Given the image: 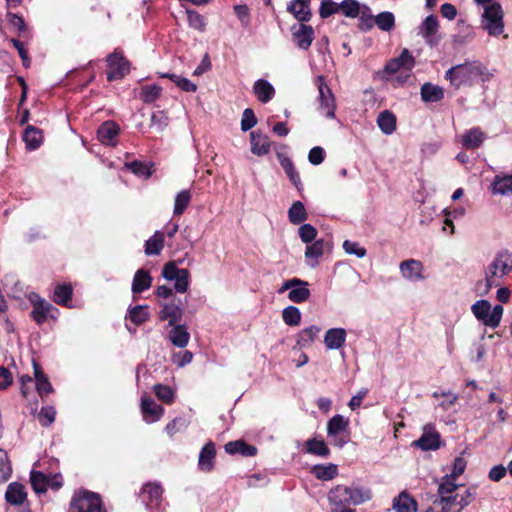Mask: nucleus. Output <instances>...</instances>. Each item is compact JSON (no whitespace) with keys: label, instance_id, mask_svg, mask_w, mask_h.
I'll use <instances>...</instances> for the list:
<instances>
[{"label":"nucleus","instance_id":"61","mask_svg":"<svg viewBox=\"0 0 512 512\" xmlns=\"http://www.w3.org/2000/svg\"><path fill=\"white\" fill-rule=\"evenodd\" d=\"M126 167L139 177L148 178L151 175L150 168L146 163L141 161H132L126 164Z\"/></svg>","mask_w":512,"mask_h":512},{"label":"nucleus","instance_id":"25","mask_svg":"<svg viewBox=\"0 0 512 512\" xmlns=\"http://www.w3.org/2000/svg\"><path fill=\"white\" fill-rule=\"evenodd\" d=\"M27 498L25 487L18 482H12L8 485L5 492L6 501L13 506L22 505Z\"/></svg>","mask_w":512,"mask_h":512},{"label":"nucleus","instance_id":"51","mask_svg":"<svg viewBox=\"0 0 512 512\" xmlns=\"http://www.w3.org/2000/svg\"><path fill=\"white\" fill-rule=\"evenodd\" d=\"M191 201V193L189 190H182L180 191L176 197H175V204H174V215H181L187 208Z\"/></svg>","mask_w":512,"mask_h":512},{"label":"nucleus","instance_id":"36","mask_svg":"<svg viewBox=\"0 0 512 512\" xmlns=\"http://www.w3.org/2000/svg\"><path fill=\"white\" fill-rule=\"evenodd\" d=\"M152 283V277L149 272L144 269H139L132 281V292L134 294H140L143 291L150 288Z\"/></svg>","mask_w":512,"mask_h":512},{"label":"nucleus","instance_id":"18","mask_svg":"<svg viewBox=\"0 0 512 512\" xmlns=\"http://www.w3.org/2000/svg\"><path fill=\"white\" fill-rule=\"evenodd\" d=\"M119 131L120 128L115 122L106 121L98 128V140L104 145L115 146L117 144Z\"/></svg>","mask_w":512,"mask_h":512},{"label":"nucleus","instance_id":"52","mask_svg":"<svg viewBox=\"0 0 512 512\" xmlns=\"http://www.w3.org/2000/svg\"><path fill=\"white\" fill-rule=\"evenodd\" d=\"M130 320L136 324L141 325L149 318L148 306L137 305L129 310Z\"/></svg>","mask_w":512,"mask_h":512},{"label":"nucleus","instance_id":"24","mask_svg":"<svg viewBox=\"0 0 512 512\" xmlns=\"http://www.w3.org/2000/svg\"><path fill=\"white\" fill-rule=\"evenodd\" d=\"M346 336L344 328H330L325 333L324 343L328 349L337 350L345 344Z\"/></svg>","mask_w":512,"mask_h":512},{"label":"nucleus","instance_id":"32","mask_svg":"<svg viewBox=\"0 0 512 512\" xmlns=\"http://www.w3.org/2000/svg\"><path fill=\"white\" fill-rule=\"evenodd\" d=\"M393 509L397 512H416L417 502L408 493L403 491L394 498Z\"/></svg>","mask_w":512,"mask_h":512},{"label":"nucleus","instance_id":"64","mask_svg":"<svg viewBox=\"0 0 512 512\" xmlns=\"http://www.w3.org/2000/svg\"><path fill=\"white\" fill-rule=\"evenodd\" d=\"M343 249L347 254L356 255L358 258L365 257L367 253L366 249L360 246L359 243L350 240L343 242Z\"/></svg>","mask_w":512,"mask_h":512},{"label":"nucleus","instance_id":"60","mask_svg":"<svg viewBox=\"0 0 512 512\" xmlns=\"http://www.w3.org/2000/svg\"><path fill=\"white\" fill-rule=\"evenodd\" d=\"M257 124V118L251 108H246L242 113L241 130L247 132Z\"/></svg>","mask_w":512,"mask_h":512},{"label":"nucleus","instance_id":"46","mask_svg":"<svg viewBox=\"0 0 512 512\" xmlns=\"http://www.w3.org/2000/svg\"><path fill=\"white\" fill-rule=\"evenodd\" d=\"M310 294L308 282L302 280V284L291 288V291L288 293V299L294 303H302L310 297Z\"/></svg>","mask_w":512,"mask_h":512},{"label":"nucleus","instance_id":"1","mask_svg":"<svg viewBox=\"0 0 512 512\" xmlns=\"http://www.w3.org/2000/svg\"><path fill=\"white\" fill-rule=\"evenodd\" d=\"M492 76L487 67L479 61H467L450 68V84L456 88L472 86L478 81L486 82Z\"/></svg>","mask_w":512,"mask_h":512},{"label":"nucleus","instance_id":"3","mask_svg":"<svg viewBox=\"0 0 512 512\" xmlns=\"http://www.w3.org/2000/svg\"><path fill=\"white\" fill-rule=\"evenodd\" d=\"M471 309L478 320L491 328L499 326L504 311L501 305H496L491 310V304L487 300L477 301Z\"/></svg>","mask_w":512,"mask_h":512},{"label":"nucleus","instance_id":"22","mask_svg":"<svg viewBox=\"0 0 512 512\" xmlns=\"http://www.w3.org/2000/svg\"><path fill=\"white\" fill-rule=\"evenodd\" d=\"M251 152L256 156H264L270 152L271 143L265 134L259 131L250 133Z\"/></svg>","mask_w":512,"mask_h":512},{"label":"nucleus","instance_id":"20","mask_svg":"<svg viewBox=\"0 0 512 512\" xmlns=\"http://www.w3.org/2000/svg\"><path fill=\"white\" fill-rule=\"evenodd\" d=\"M448 474L444 475L438 486V496H435L433 506L429 507L426 512H446L448 505Z\"/></svg>","mask_w":512,"mask_h":512},{"label":"nucleus","instance_id":"50","mask_svg":"<svg viewBox=\"0 0 512 512\" xmlns=\"http://www.w3.org/2000/svg\"><path fill=\"white\" fill-rule=\"evenodd\" d=\"M339 8L343 15L349 18H356L361 12L360 3L357 0H343L339 3Z\"/></svg>","mask_w":512,"mask_h":512},{"label":"nucleus","instance_id":"42","mask_svg":"<svg viewBox=\"0 0 512 512\" xmlns=\"http://www.w3.org/2000/svg\"><path fill=\"white\" fill-rule=\"evenodd\" d=\"M305 452L320 457H328L330 455V449L327 444L323 440L316 438L308 439L305 442Z\"/></svg>","mask_w":512,"mask_h":512},{"label":"nucleus","instance_id":"45","mask_svg":"<svg viewBox=\"0 0 512 512\" xmlns=\"http://www.w3.org/2000/svg\"><path fill=\"white\" fill-rule=\"evenodd\" d=\"M375 25L384 32H390L395 27V16L392 12L383 11L374 17Z\"/></svg>","mask_w":512,"mask_h":512},{"label":"nucleus","instance_id":"21","mask_svg":"<svg viewBox=\"0 0 512 512\" xmlns=\"http://www.w3.org/2000/svg\"><path fill=\"white\" fill-rule=\"evenodd\" d=\"M54 311L57 312V309L53 305L44 299H40L34 302L31 316L38 324H43L48 317L55 318Z\"/></svg>","mask_w":512,"mask_h":512},{"label":"nucleus","instance_id":"2","mask_svg":"<svg viewBox=\"0 0 512 512\" xmlns=\"http://www.w3.org/2000/svg\"><path fill=\"white\" fill-rule=\"evenodd\" d=\"M511 270L512 253L508 250L498 252L486 271L484 289L482 293H487L493 286H498L499 282L496 278L508 274ZM482 285V281L478 282L477 288L480 290Z\"/></svg>","mask_w":512,"mask_h":512},{"label":"nucleus","instance_id":"10","mask_svg":"<svg viewBox=\"0 0 512 512\" xmlns=\"http://www.w3.org/2000/svg\"><path fill=\"white\" fill-rule=\"evenodd\" d=\"M293 42L299 49L308 50L314 40V29L305 23L294 24L291 27Z\"/></svg>","mask_w":512,"mask_h":512},{"label":"nucleus","instance_id":"34","mask_svg":"<svg viewBox=\"0 0 512 512\" xmlns=\"http://www.w3.org/2000/svg\"><path fill=\"white\" fill-rule=\"evenodd\" d=\"M253 91L257 99L262 103L269 102L275 94L274 87L264 79H259L254 83Z\"/></svg>","mask_w":512,"mask_h":512},{"label":"nucleus","instance_id":"26","mask_svg":"<svg viewBox=\"0 0 512 512\" xmlns=\"http://www.w3.org/2000/svg\"><path fill=\"white\" fill-rule=\"evenodd\" d=\"M278 160L289 180L292 182V184L296 187L298 191H301L303 189V184L301 182L300 175L297 172L292 160L288 156L280 153L278 154Z\"/></svg>","mask_w":512,"mask_h":512},{"label":"nucleus","instance_id":"23","mask_svg":"<svg viewBox=\"0 0 512 512\" xmlns=\"http://www.w3.org/2000/svg\"><path fill=\"white\" fill-rule=\"evenodd\" d=\"M216 450L213 442L206 443L200 451L198 468L203 472H210L214 467Z\"/></svg>","mask_w":512,"mask_h":512},{"label":"nucleus","instance_id":"27","mask_svg":"<svg viewBox=\"0 0 512 512\" xmlns=\"http://www.w3.org/2000/svg\"><path fill=\"white\" fill-rule=\"evenodd\" d=\"M420 95L425 103L438 102L444 98L445 91L438 85L426 82L421 86Z\"/></svg>","mask_w":512,"mask_h":512},{"label":"nucleus","instance_id":"55","mask_svg":"<svg viewBox=\"0 0 512 512\" xmlns=\"http://www.w3.org/2000/svg\"><path fill=\"white\" fill-rule=\"evenodd\" d=\"M154 392L157 398L167 404H171L175 398V392L170 386L156 384L154 385Z\"/></svg>","mask_w":512,"mask_h":512},{"label":"nucleus","instance_id":"33","mask_svg":"<svg viewBox=\"0 0 512 512\" xmlns=\"http://www.w3.org/2000/svg\"><path fill=\"white\" fill-rule=\"evenodd\" d=\"M225 451L228 454H240L242 456H254L257 453L255 446L249 445L242 440L230 441L225 444Z\"/></svg>","mask_w":512,"mask_h":512},{"label":"nucleus","instance_id":"4","mask_svg":"<svg viewBox=\"0 0 512 512\" xmlns=\"http://www.w3.org/2000/svg\"><path fill=\"white\" fill-rule=\"evenodd\" d=\"M482 28L489 35L498 36L504 31L503 10L499 3L493 2L484 7L482 15Z\"/></svg>","mask_w":512,"mask_h":512},{"label":"nucleus","instance_id":"19","mask_svg":"<svg viewBox=\"0 0 512 512\" xmlns=\"http://www.w3.org/2000/svg\"><path fill=\"white\" fill-rule=\"evenodd\" d=\"M141 412L145 422L154 423L163 416L164 408L156 404L154 400L143 397L141 399Z\"/></svg>","mask_w":512,"mask_h":512},{"label":"nucleus","instance_id":"58","mask_svg":"<svg viewBox=\"0 0 512 512\" xmlns=\"http://www.w3.org/2000/svg\"><path fill=\"white\" fill-rule=\"evenodd\" d=\"M161 93V87L157 85H146L141 89V97L145 103L154 102Z\"/></svg>","mask_w":512,"mask_h":512},{"label":"nucleus","instance_id":"47","mask_svg":"<svg viewBox=\"0 0 512 512\" xmlns=\"http://www.w3.org/2000/svg\"><path fill=\"white\" fill-rule=\"evenodd\" d=\"M31 485L36 493H44L50 485L49 477L43 472L32 471L30 475Z\"/></svg>","mask_w":512,"mask_h":512},{"label":"nucleus","instance_id":"8","mask_svg":"<svg viewBox=\"0 0 512 512\" xmlns=\"http://www.w3.org/2000/svg\"><path fill=\"white\" fill-rule=\"evenodd\" d=\"M330 512H352L350 508V488L346 485H337L328 492Z\"/></svg>","mask_w":512,"mask_h":512},{"label":"nucleus","instance_id":"17","mask_svg":"<svg viewBox=\"0 0 512 512\" xmlns=\"http://www.w3.org/2000/svg\"><path fill=\"white\" fill-rule=\"evenodd\" d=\"M286 10L300 23L309 22L312 18L310 0H291Z\"/></svg>","mask_w":512,"mask_h":512},{"label":"nucleus","instance_id":"39","mask_svg":"<svg viewBox=\"0 0 512 512\" xmlns=\"http://www.w3.org/2000/svg\"><path fill=\"white\" fill-rule=\"evenodd\" d=\"M485 139V134L478 128L471 129L462 136V145L466 149H477Z\"/></svg>","mask_w":512,"mask_h":512},{"label":"nucleus","instance_id":"56","mask_svg":"<svg viewBox=\"0 0 512 512\" xmlns=\"http://www.w3.org/2000/svg\"><path fill=\"white\" fill-rule=\"evenodd\" d=\"M169 124V118L164 111H156L151 115V127L162 132Z\"/></svg>","mask_w":512,"mask_h":512},{"label":"nucleus","instance_id":"29","mask_svg":"<svg viewBox=\"0 0 512 512\" xmlns=\"http://www.w3.org/2000/svg\"><path fill=\"white\" fill-rule=\"evenodd\" d=\"M325 242L323 239L314 241L307 245L305 258L308 266L315 268L318 265V259L324 254Z\"/></svg>","mask_w":512,"mask_h":512},{"label":"nucleus","instance_id":"15","mask_svg":"<svg viewBox=\"0 0 512 512\" xmlns=\"http://www.w3.org/2000/svg\"><path fill=\"white\" fill-rule=\"evenodd\" d=\"M415 66V59L408 49H403L401 54L391 59L385 65V72L388 74H394L401 69L410 72Z\"/></svg>","mask_w":512,"mask_h":512},{"label":"nucleus","instance_id":"38","mask_svg":"<svg viewBox=\"0 0 512 512\" xmlns=\"http://www.w3.org/2000/svg\"><path fill=\"white\" fill-rule=\"evenodd\" d=\"M377 125L384 134L391 135L396 130V117L389 110H384L377 117Z\"/></svg>","mask_w":512,"mask_h":512},{"label":"nucleus","instance_id":"12","mask_svg":"<svg viewBox=\"0 0 512 512\" xmlns=\"http://www.w3.org/2000/svg\"><path fill=\"white\" fill-rule=\"evenodd\" d=\"M475 492L476 488L474 487L465 488L463 485L458 486L453 481H450V507L452 505H459V510H461L471 503Z\"/></svg>","mask_w":512,"mask_h":512},{"label":"nucleus","instance_id":"6","mask_svg":"<svg viewBox=\"0 0 512 512\" xmlns=\"http://www.w3.org/2000/svg\"><path fill=\"white\" fill-rule=\"evenodd\" d=\"M68 512H106L103 508L98 494L89 491H81L76 494L71 503Z\"/></svg>","mask_w":512,"mask_h":512},{"label":"nucleus","instance_id":"30","mask_svg":"<svg viewBox=\"0 0 512 512\" xmlns=\"http://www.w3.org/2000/svg\"><path fill=\"white\" fill-rule=\"evenodd\" d=\"M183 310L179 305L163 304L159 312L160 320H168L169 326L176 325L182 317Z\"/></svg>","mask_w":512,"mask_h":512},{"label":"nucleus","instance_id":"53","mask_svg":"<svg viewBox=\"0 0 512 512\" xmlns=\"http://www.w3.org/2000/svg\"><path fill=\"white\" fill-rule=\"evenodd\" d=\"M12 474V466L5 450L0 448V483L6 482Z\"/></svg>","mask_w":512,"mask_h":512},{"label":"nucleus","instance_id":"59","mask_svg":"<svg viewBox=\"0 0 512 512\" xmlns=\"http://www.w3.org/2000/svg\"><path fill=\"white\" fill-rule=\"evenodd\" d=\"M360 18H359V29L362 30V31H369L371 30L375 23H374V17L371 13H370V8L365 6L364 7V10L362 12H360Z\"/></svg>","mask_w":512,"mask_h":512},{"label":"nucleus","instance_id":"28","mask_svg":"<svg viewBox=\"0 0 512 512\" xmlns=\"http://www.w3.org/2000/svg\"><path fill=\"white\" fill-rule=\"evenodd\" d=\"M171 327L172 329L169 331L168 334V338L171 341V343L178 348L186 347L190 340V334L187 331L186 326L176 324Z\"/></svg>","mask_w":512,"mask_h":512},{"label":"nucleus","instance_id":"13","mask_svg":"<svg viewBox=\"0 0 512 512\" xmlns=\"http://www.w3.org/2000/svg\"><path fill=\"white\" fill-rule=\"evenodd\" d=\"M163 488L158 482H148L141 489V500L148 508L158 507L161 503Z\"/></svg>","mask_w":512,"mask_h":512},{"label":"nucleus","instance_id":"57","mask_svg":"<svg viewBox=\"0 0 512 512\" xmlns=\"http://www.w3.org/2000/svg\"><path fill=\"white\" fill-rule=\"evenodd\" d=\"M339 11V3L332 0H322L320 3L319 15L322 19H326Z\"/></svg>","mask_w":512,"mask_h":512},{"label":"nucleus","instance_id":"11","mask_svg":"<svg viewBox=\"0 0 512 512\" xmlns=\"http://www.w3.org/2000/svg\"><path fill=\"white\" fill-rule=\"evenodd\" d=\"M401 276L409 282H418L426 279L424 275V266L421 261L416 259L404 260L399 264Z\"/></svg>","mask_w":512,"mask_h":512},{"label":"nucleus","instance_id":"35","mask_svg":"<svg viewBox=\"0 0 512 512\" xmlns=\"http://www.w3.org/2000/svg\"><path fill=\"white\" fill-rule=\"evenodd\" d=\"M349 488L351 506L361 505L372 498V491L368 487L352 485Z\"/></svg>","mask_w":512,"mask_h":512},{"label":"nucleus","instance_id":"40","mask_svg":"<svg viewBox=\"0 0 512 512\" xmlns=\"http://www.w3.org/2000/svg\"><path fill=\"white\" fill-rule=\"evenodd\" d=\"M23 140L26 143L27 149L35 150L41 145L43 135L40 129L34 126H27L23 134Z\"/></svg>","mask_w":512,"mask_h":512},{"label":"nucleus","instance_id":"63","mask_svg":"<svg viewBox=\"0 0 512 512\" xmlns=\"http://www.w3.org/2000/svg\"><path fill=\"white\" fill-rule=\"evenodd\" d=\"M299 237L304 243H311L317 236V230L311 224H303L298 230Z\"/></svg>","mask_w":512,"mask_h":512},{"label":"nucleus","instance_id":"7","mask_svg":"<svg viewBox=\"0 0 512 512\" xmlns=\"http://www.w3.org/2000/svg\"><path fill=\"white\" fill-rule=\"evenodd\" d=\"M349 421L338 414L333 416L327 423V435L331 443L337 447H343L348 441Z\"/></svg>","mask_w":512,"mask_h":512},{"label":"nucleus","instance_id":"9","mask_svg":"<svg viewBox=\"0 0 512 512\" xmlns=\"http://www.w3.org/2000/svg\"><path fill=\"white\" fill-rule=\"evenodd\" d=\"M107 63L110 68L107 73L108 81L122 79L129 73V63L121 52L115 51L107 57Z\"/></svg>","mask_w":512,"mask_h":512},{"label":"nucleus","instance_id":"14","mask_svg":"<svg viewBox=\"0 0 512 512\" xmlns=\"http://www.w3.org/2000/svg\"><path fill=\"white\" fill-rule=\"evenodd\" d=\"M439 23L434 15L427 16L419 26V34L425 39V42L433 47L436 46L440 37L438 36Z\"/></svg>","mask_w":512,"mask_h":512},{"label":"nucleus","instance_id":"54","mask_svg":"<svg viewBox=\"0 0 512 512\" xmlns=\"http://www.w3.org/2000/svg\"><path fill=\"white\" fill-rule=\"evenodd\" d=\"M494 194H512V176H505L493 182Z\"/></svg>","mask_w":512,"mask_h":512},{"label":"nucleus","instance_id":"5","mask_svg":"<svg viewBox=\"0 0 512 512\" xmlns=\"http://www.w3.org/2000/svg\"><path fill=\"white\" fill-rule=\"evenodd\" d=\"M315 85L318 88V111L324 117L334 119L336 110L335 97L330 87L327 85L325 78L322 75L317 76L315 79Z\"/></svg>","mask_w":512,"mask_h":512},{"label":"nucleus","instance_id":"49","mask_svg":"<svg viewBox=\"0 0 512 512\" xmlns=\"http://www.w3.org/2000/svg\"><path fill=\"white\" fill-rule=\"evenodd\" d=\"M282 318L288 326H298L301 322V312L295 306H288L282 311Z\"/></svg>","mask_w":512,"mask_h":512},{"label":"nucleus","instance_id":"16","mask_svg":"<svg viewBox=\"0 0 512 512\" xmlns=\"http://www.w3.org/2000/svg\"><path fill=\"white\" fill-rule=\"evenodd\" d=\"M440 435L432 427H424L421 437L411 443V446L423 451L436 450L440 447Z\"/></svg>","mask_w":512,"mask_h":512},{"label":"nucleus","instance_id":"31","mask_svg":"<svg viewBox=\"0 0 512 512\" xmlns=\"http://www.w3.org/2000/svg\"><path fill=\"white\" fill-rule=\"evenodd\" d=\"M34 367V377H35V387L39 394V396L44 397L53 392V387L49 382L48 378L41 371L40 366L33 362Z\"/></svg>","mask_w":512,"mask_h":512},{"label":"nucleus","instance_id":"37","mask_svg":"<svg viewBox=\"0 0 512 512\" xmlns=\"http://www.w3.org/2000/svg\"><path fill=\"white\" fill-rule=\"evenodd\" d=\"M312 474L319 480L329 481L338 475V467L336 464H317L311 469Z\"/></svg>","mask_w":512,"mask_h":512},{"label":"nucleus","instance_id":"44","mask_svg":"<svg viewBox=\"0 0 512 512\" xmlns=\"http://www.w3.org/2000/svg\"><path fill=\"white\" fill-rule=\"evenodd\" d=\"M319 332H320V327H318L316 325H312L310 327H307V328L301 330L297 336V341H296L297 345L299 347L309 346L317 338Z\"/></svg>","mask_w":512,"mask_h":512},{"label":"nucleus","instance_id":"43","mask_svg":"<svg viewBox=\"0 0 512 512\" xmlns=\"http://www.w3.org/2000/svg\"><path fill=\"white\" fill-rule=\"evenodd\" d=\"M288 218L292 224H300L308 218V214L301 201H295L288 210Z\"/></svg>","mask_w":512,"mask_h":512},{"label":"nucleus","instance_id":"41","mask_svg":"<svg viewBox=\"0 0 512 512\" xmlns=\"http://www.w3.org/2000/svg\"><path fill=\"white\" fill-rule=\"evenodd\" d=\"M164 233L156 231L152 237L145 242V254L148 256L159 255L164 246Z\"/></svg>","mask_w":512,"mask_h":512},{"label":"nucleus","instance_id":"62","mask_svg":"<svg viewBox=\"0 0 512 512\" xmlns=\"http://www.w3.org/2000/svg\"><path fill=\"white\" fill-rule=\"evenodd\" d=\"M189 271L187 269L182 268L180 270V274L174 279L175 282L174 288L178 293H185L189 287Z\"/></svg>","mask_w":512,"mask_h":512},{"label":"nucleus","instance_id":"48","mask_svg":"<svg viewBox=\"0 0 512 512\" xmlns=\"http://www.w3.org/2000/svg\"><path fill=\"white\" fill-rule=\"evenodd\" d=\"M73 289L69 284L57 285L54 291V301L57 304L67 306L72 297Z\"/></svg>","mask_w":512,"mask_h":512}]
</instances>
